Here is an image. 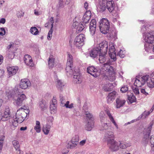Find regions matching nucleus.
<instances>
[{"label": "nucleus", "instance_id": "f257e3e1", "mask_svg": "<svg viewBox=\"0 0 154 154\" xmlns=\"http://www.w3.org/2000/svg\"><path fill=\"white\" fill-rule=\"evenodd\" d=\"M29 113L28 110L24 109L22 108L19 109L16 114L15 119L11 118L9 121L11 128L12 130L14 129L15 127L17 125V123H20L23 122Z\"/></svg>", "mask_w": 154, "mask_h": 154}, {"label": "nucleus", "instance_id": "f03ea898", "mask_svg": "<svg viewBox=\"0 0 154 154\" xmlns=\"http://www.w3.org/2000/svg\"><path fill=\"white\" fill-rule=\"evenodd\" d=\"M101 73L106 76L111 81H113L116 79L115 72L113 67L108 63L103 64L101 69Z\"/></svg>", "mask_w": 154, "mask_h": 154}, {"label": "nucleus", "instance_id": "7ed1b4c3", "mask_svg": "<svg viewBox=\"0 0 154 154\" xmlns=\"http://www.w3.org/2000/svg\"><path fill=\"white\" fill-rule=\"evenodd\" d=\"M100 29L103 33L106 34L109 31V22L106 18H103L100 21Z\"/></svg>", "mask_w": 154, "mask_h": 154}, {"label": "nucleus", "instance_id": "20e7f679", "mask_svg": "<svg viewBox=\"0 0 154 154\" xmlns=\"http://www.w3.org/2000/svg\"><path fill=\"white\" fill-rule=\"evenodd\" d=\"M73 58L72 55L69 54H68L67 62L66 65V70L69 75L72 73Z\"/></svg>", "mask_w": 154, "mask_h": 154}, {"label": "nucleus", "instance_id": "39448f33", "mask_svg": "<svg viewBox=\"0 0 154 154\" xmlns=\"http://www.w3.org/2000/svg\"><path fill=\"white\" fill-rule=\"evenodd\" d=\"M85 39L84 34H80L76 37L74 40V44L76 47H81L84 45V41Z\"/></svg>", "mask_w": 154, "mask_h": 154}, {"label": "nucleus", "instance_id": "423d86ee", "mask_svg": "<svg viewBox=\"0 0 154 154\" xmlns=\"http://www.w3.org/2000/svg\"><path fill=\"white\" fill-rule=\"evenodd\" d=\"M147 78L146 75L142 77L136 76L134 83V85L137 87H141L146 83Z\"/></svg>", "mask_w": 154, "mask_h": 154}, {"label": "nucleus", "instance_id": "0eeeda50", "mask_svg": "<svg viewBox=\"0 0 154 154\" xmlns=\"http://www.w3.org/2000/svg\"><path fill=\"white\" fill-rule=\"evenodd\" d=\"M143 37L145 42L153 45L152 50L154 52V33L153 34L152 32L146 33Z\"/></svg>", "mask_w": 154, "mask_h": 154}, {"label": "nucleus", "instance_id": "6e6552de", "mask_svg": "<svg viewBox=\"0 0 154 154\" xmlns=\"http://www.w3.org/2000/svg\"><path fill=\"white\" fill-rule=\"evenodd\" d=\"M79 141V137L78 136H73L71 140L66 145L67 148L70 149L75 148L78 144Z\"/></svg>", "mask_w": 154, "mask_h": 154}, {"label": "nucleus", "instance_id": "1a4fd4ad", "mask_svg": "<svg viewBox=\"0 0 154 154\" xmlns=\"http://www.w3.org/2000/svg\"><path fill=\"white\" fill-rule=\"evenodd\" d=\"M16 105L18 106H21L24 101L26 99V97L24 94H18L17 98H14Z\"/></svg>", "mask_w": 154, "mask_h": 154}, {"label": "nucleus", "instance_id": "9d476101", "mask_svg": "<svg viewBox=\"0 0 154 154\" xmlns=\"http://www.w3.org/2000/svg\"><path fill=\"white\" fill-rule=\"evenodd\" d=\"M109 47V56L111 58L113 59V61H115L116 60V58L114 44L112 43H110Z\"/></svg>", "mask_w": 154, "mask_h": 154}, {"label": "nucleus", "instance_id": "9b49d317", "mask_svg": "<svg viewBox=\"0 0 154 154\" xmlns=\"http://www.w3.org/2000/svg\"><path fill=\"white\" fill-rule=\"evenodd\" d=\"M110 149L113 151H115L119 149L118 142L114 140L107 143Z\"/></svg>", "mask_w": 154, "mask_h": 154}, {"label": "nucleus", "instance_id": "f8f14e48", "mask_svg": "<svg viewBox=\"0 0 154 154\" xmlns=\"http://www.w3.org/2000/svg\"><path fill=\"white\" fill-rule=\"evenodd\" d=\"M87 72L93 75V76L96 77L100 75L99 72L97 71L96 69L94 67L91 66L88 67Z\"/></svg>", "mask_w": 154, "mask_h": 154}, {"label": "nucleus", "instance_id": "ddd939ff", "mask_svg": "<svg viewBox=\"0 0 154 154\" xmlns=\"http://www.w3.org/2000/svg\"><path fill=\"white\" fill-rule=\"evenodd\" d=\"M114 133L110 131H106L104 134V139L107 143L114 140Z\"/></svg>", "mask_w": 154, "mask_h": 154}, {"label": "nucleus", "instance_id": "4468645a", "mask_svg": "<svg viewBox=\"0 0 154 154\" xmlns=\"http://www.w3.org/2000/svg\"><path fill=\"white\" fill-rule=\"evenodd\" d=\"M57 102L56 97H54L50 103V110L51 113H55L56 111Z\"/></svg>", "mask_w": 154, "mask_h": 154}, {"label": "nucleus", "instance_id": "2eb2a0df", "mask_svg": "<svg viewBox=\"0 0 154 154\" xmlns=\"http://www.w3.org/2000/svg\"><path fill=\"white\" fill-rule=\"evenodd\" d=\"M31 85L30 82L28 79H24L21 80L20 83V87L23 89L27 88Z\"/></svg>", "mask_w": 154, "mask_h": 154}, {"label": "nucleus", "instance_id": "dca6fc26", "mask_svg": "<svg viewBox=\"0 0 154 154\" xmlns=\"http://www.w3.org/2000/svg\"><path fill=\"white\" fill-rule=\"evenodd\" d=\"M91 11H86L82 18V23H84V24L88 23L91 18Z\"/></svg>", "mask_w": 154, "mask_h": 154}, {"label": "nucleus", "instance_id": "f3484780", "mask_svg": "<svg viewBox=\"0 0 154 154\" xmlns=\"http://www.w3.org/2000/svg\"><path fill=\"white\" fill-rule=\"evenodd\" d=\"M97 48H99L100 52L107 53L108 45V42L106 41L103 42L99 44V45Z\"/></svg>", "mask_w": 154, "mask_h": 154}, {"label": "nucleus", "instance_id": "a211bd4d", "mask_svg": "<svg viewBox=\"0 0 154 154\" xmlns=\"http://www.w3.org/2000/svg\"><path fill=\"white\" fill-rule=\"evenodd\" d=\"M78 69H75L73 73V79L76 83H80L82 80Z\"/></svg>", "mask_w": 154, "mask_h": 154}, {"label": "nucleus", "instance_id": "6ab92c4d", "mask_svg": "<svg viewBox=\"0 0 154 154\" xmlns=\"http://www.w3.org/2000/svg\"><path fill=\"white\" fill-rule=\"evenodd\" d=\"M11 113L9 109V108L8 106L5 107L4 112V114L3 116V121H5L10 119L11 118Z\"/></svg>", "mask_w": 154, "mask_h": 154}, {"label": "nucleus", "instance_id": "aec40b11", "mask_svg": "<svg viewBox=\"0 0 154 154\" xmlns=\"http://www.w3.org/2000/svg\"><path fill=\"white\" fill-rule=\"evenodd\" d=\"M96 26V21L95 19H93L90 22L89 26L90 31L92 35H94L95 33Z\"/></svg>", "mask_w": 154, "mask_h": 154}, {"label": "nucleus", "instance_id": "412c9836", "mask_svg": "<svg viewBox=\"0 0 154 154\" xmlns=\"http://www.w3.org/2000/svg\"><path fill=\"white\" fill-rule=\"evenodd\" d=\"M125 100L121 98H117L116 100V102L115 103L116 107L117 108H119L122 107L125 103Z\"/></svg>", "mask_w": 154, "mask_h": 154}, {"label": "nucleus", "instance_id": "4be33fe9", "mask_svg": "<svg viewBox=\"0 0 154 154\" xmlns=\"http://www.w3.org/2000/svg\"><path fill=\"white\" fill-rule=\"evenodd\" d=\"M18 69V68L17 66L8 67L7 68V70L9 77L15 74L17 72Z\"/></svg>", "mask_w": 154, "mask_h": 154}, {"label": "nucleus", "instance_id": "5701e85b", "mask_svg": "<svg viewBox=\"0 0 154 154\" xmlns=\"http://www.w3.org/2000/svg\"><path fill=\"white\" fill-rule=\"evenodd\" d=\"M107 8L111 12H112L114 8V2L112 0H105Z\"/></svg>", "mask_w": 154, "mask_h": 154}, {"label": "nucleus", "instance_id": "b1692460", "mask_svg": "<svg viewBox=\"0 0 154 154\" xmlns=\"http://www.w3.org/2000/svg\"><path fill=\"white\" fill-rule=\"evenodd\" d=\"M116 92L115 91L109 93L107 96V99L108 103H111L115 99L116 97Z\"/></svg>", "mask_w": 154, "mask_h": 154}, {"label": "nucleus", "instance_id": "393cba45", "mask_svg": "<svg viewBox=\"0 0 154 154\" xmlns=\"http://www.w3.org/2000/svg\"><path fill=\"white\" fill-rule=\"evenodd\" d=\"M24 60L26 65L30 66H32L33 62L32 58L28 54L25 55L24 58Z\"/></svg>", "mask_w": 154, "mask_h": 154}, {"label": "nucleus", "instance_id": "a878e982", "mask_svg": "<svg viewBox=\"0 0 154 154\" xmlns=\"http://www.w3.org/2000/svg\"><path fill=\"white\" fill-rule=\"evenodd\" d=\"M147 78L146 80V83L147 86L149 88H153L154 87V81L149 75H146Z\"/></svg>", "mask_w": 154, "mask_h": 154}, {"label": "nucleus", "instance_id": "bb28decb", "mask_svg": "<svg viewBox=\"0 0 154 154\" xmlns=\"http://www.w3.org/2000/svg\"><path fill=\"white\" fill-rule=\"evenodd\" d=\"M99 54H100L99 48L96 47L92 49L90 52V56L93 58L96 57Z\"/></svg>", "mask_w": 154, "mask_h": 154}, {"label": "nucleus", "instance_id": "cd10ccee", "mask_svg": "<svg viewBox=\"0 0 154 154\" xmlns=\"http://www.w3.org/2000/svg\"><path fill=\"white\" fill-rule=\"evenodd\" d=\"M99 6V8L100 11L101 12L104 11L106 9V1L105 0H98Z\"/></svg>", "mask_w": 154, "mask_h": 154}, {"label": "nucleus", "instance_id": "c85d7f7f", "mask_svg": "<svg viewBox=\"0 0 154 154\" xmlns=\"http://www.w3.org/2000/svg\"><path fill=\"white\" fill-rule=\"evenodd\" d=\"M153 125V123L151 122L147 128L146 129V134L144 135V139L145 138L146 140L148 139L149 137Z\"/></svg>", "mask_w": 154, "mask_h": 154}, {"label": "nucleus", "instance_id": "c756f323", "mask_svg": "<svg viewBox=\"0 0 154 154\" xmlns=\"http://www.w3.org/2000/svg\"><path fill=\"white\" fill-rule=\"evenodd\" d=\"M55 59L52 55H50L48 58V66L49 68H53L55 65Z\"/></svg>", "mask_w": 154, "mask_h": 154}, {"label": "nucleus", "instance_id": "7c9ffc66", "mask_svg": "<svg viewBox=\"0 0 154 154\" xmlns=\"http://www.w3.org/2000/svg\"><path fill=\"white\" fill-rule=\"evenodd\" d=\"M116 85L115 83H108L106 84L103 88L104 90L105 91H109L111 90Z\"/></svg>", "mask_w": 154, "mask_h": 154}, {"label": "nucleus", "instance_id": "2f4dec72", "mask_svg": "<svg viewBox=\"0 0 154 154\" xmlns=\"http://www.w3.org/2000/svg\"><path fill=\"white\" fill-rule=\"evenodd\" d=\"M52 126L50 125L49 124H46L43 126L42 131L45 135H48L49 133L51 128Z\"/></svg>", "mask_w": 154, "mask_h": 154}, {"label": "nucleus", "instance_id": "473e14b6", "mask_svg": "<svg viewBox=\"0 0 154 154\" xmlns=\"http://www.w3.org/2000/svg\"><path fill=\"white\" fill-rule=\"evenodd\" d=\"M38 106L42 110H44L46 109L48 105L46 101L42 100L39 102Z\"/></svg>", "mask_w": 154, "mask_h": 154}, {"label": "nucleus", "instance_id": "72a5a7b5", "mask_svg": "<svg viewBox=\"0 0 154 154\" xmlns=\"http://www.w3.org/2000/svg\"><path fill=\"white\" fill-rule=\"evenodd\" d=\"M87 123L85 125V129L88 131H91L92 128L94 127V121H86Z\"/></svg>", "mask_w": 154, "mask_h": 154}, {"label": "nucleus", "instance_id": "f704fd0d", "mask_svg": "<svg viewBox=\"0 0 154 154\" xmlns=\"http://www.w3.org/2000/svg\"><path fill=\"white\" fill-rule=\"evenodd\" d=\"M106 113L109 117V119L112 123L117 128H118V125L116 123V122L114 120V118L112 116L111 114L110 113L108 110L106 111Z\"/></svg>", "mask_w": 154, "mask_h": 154}, {"label": "nucleus", "instance_id": "c9c22d12", "mask_svg": "<svg viewBox=\"0 0 154 154\" xmlns=\"http://www.w3.org/2000/svg\"><path fill=\"white\" fill-rule=\"evenodd\" d=\"M86 117V121H94V118L92 115L88 111H86L85 112Z\"/></svg>", "mask_w": 154, "mask_h": 154}, {"label": "nucleus", "instance_id": "e433bc0d", "mask_svg": "<svg viewBox=\"0 0 154 154\" xmlns=\"http://www.w3.org/2000/svg\"><path fill=\"white\" fill-rule=\"evenodd\" d=\"M107 53L100 52L99 60L100 63H103L106 61L105 56Z\"/></svg>", "mask_w": 154, "mask_h": 154}, {"label": "nucleus", "instance_id": "4c0bfd02", "mask_svg": "<svg viewBox=\"0 0 154 154\" xmlns=\"http://www.w3.org/2000/svg\"><path fill=\"white\" fill-rule=\"evenodd\" d=\"M34 129L37 133H39L41 132V127L40 123L39 121H36L35 125L34 126Z\"/></svg>", "mask_w": 154, "mask_h": 154}, {"label": "nucleus", "instance_id": "58836bf2", "mask_svg": "<svg viewBox=\"0 0 154 154\" xmlns=\"http://www.w3.org/2000/svg\"><path fill=\"white\" fill-rule=\"evenodd\" d=\"M104 122H101V125L100 127V130L101 131H107L109 128L108 124L107 123H105Z\"/></svg>", "mask_w": 154, "mask_h": 154}, {"label": "nucleus", "instance_id": "ea45409f", "mask_svg": "<svg viewBox=\"0 0 154 154\" xmlns=\"http://www.w3.org/2000/svg\"><path fill=\"white\" fill-rule=\"evenodd\" d=\"M86 26V25L84 24V23H81L79 24L77 26L76 28L77 31L79 32H81Z\"/></svg>", "mask_w": 154, "mask_h": 154}, {"label": "nucleus", "instance_id": "a19ab883", "mask_svg": "<svg viewBox=\"0 0 154 154\" xmlns=\"http://www.w3.org/2000/svg\"><path fill=\"white\" fill-rule=\"evenodd\" d=\"M57 87L58 89L61 90L62 88L64 86L63 83L62 81L59 79H57Z\"/></svg>", "mask_w": 154, "mask_h": 154}, {"label": "nucleus", "instance_id": "79ce46f5", "mask_svg": "<svg viewBox=\"0 0 154 154\" xmlns=\"http://www.w3.org/2000/svg\"><path fill=\"white\" fill-rule=\"evenodd\" d=\"M128 100L131 103H132L135 101L136 98L134 96L131 94L128 96Z\"/></svg>", "mask_w": 154, "mask_h": 154}, {"label": "nucleus", "instance_id": "37998d69", "mask_svg": "<svg viewBox=\"0 0 154 154\" xmlns=\"http://www.w3.org/2000/svg\"><path fill=\"white\" fill-rule=\"evenodd\" d=\"M54 119L53 117L50 116L47 118V122L46 124H49V125L52 126L53 125V122L54 121Z\"/></svg>", "mask_w": 154, "mask_h": 154}, {"label": "nucleus", "instance_id": "c03bdc74", "mask_svg": "<svg viewBox=\"0 0 154 154\" xmlns=\"http://www.w3.org/2000/svg\"><path fill=\"white\" fill-rule=\"evenodd\" d=\"M30 32L34 35H37L38 34V31L36 27H32L30 30Z\"/></svg>", "mask_w": 154, "mask_h": 154}, {"label": "nucleus", "instance_id": "a18cd8bd", "mask_svg": "<svg viewBox=\"0 0 154 154\" xmlns=\"http://www.w3.org/2000/svg\"><path fill=\"white\" fill-rule=\"evenodd\" d=\"M12 143L16 150H17V149L20 148L19 142L16 140H14L12 141Z\"/></svg>", "mask_w": 154, "mask_h": 154}, {"label": "nucleus", "instance_id": "49530a36", "mask_svg": "<svg viewBox=\"0 0 154 154\" xmlns=\"http://www.w3.org/2000/svg\"><path fill=\"white\" fill-rule=\"evenodd\" d=\"M13 93H14L12 91V92H11L10 91L8 92H6V100H5V101H7V100L10 99L11 97H12V96H13Z\"/></svg>", "mask_w": 154, "mask_h": 154}, {"label": "nucleus", "instance_id": "de8ad7c7", "mask_svg": "<svg viewBox=\"0 0 154 154\" xmlns=\"http://www.w3.org/2000/svg\"><path fill=\"white\" fill-rule=\"evenodd\" d=\"M69 102L67 101L65 104H64L63 106H65L67 108L72 109L74 107V104L73 103L69 104Z\"/></svg>", "mask_w": 154, "mask_h": 154}, {"label": "nucleus", "instance_id": "09e8293b", "mask_svg": "<svg viewBox=\"0 0 154 154\" xmlns=\"http://www.w3.org/2000/svg\"><path fill=\"white\" fill-rule=\"evenodd\" d=\"M100 117L101 122H104L106 119L105 114L104 112L101 111L100 114Z\"/></svg>", "mask_w": 154, "mask_h": 154}, {"label": "nucleus", "instance_id": "8fccbe9b", "mask_svg": "<svg viewBox=\"0 0 154 154\" xmlns=\"http://www.w3.org/2000/svg\"><path fill=\"white\" fill-rule=\"evenodd\" d=\"M145 42L146 43L144 45V49L146 51L149 52L151 50V46H150L149 44H150L149 43H147L146 42Z\"/></svg>", "mask_w": 154, "mask_h": 154}, {"label": "nucleus", "instance_id": "3c124183", "mask_svg": "<svg viewBox=\"0 0 154 154\" xmlns=\"http://www.w3.org/2000/svg\"><path fill=\"white\" fill-rule=\"evenodd\" d=\"M125 50H120L118 53L117 55H118L121 58H124L125 55Z\"/></svg>", "mask_w": 154, "mask_h": 154}, {"label": "nucleus", "instance_id": "603ef678", "mask_svg": "<svg viewBox=\"0 0 154 154\" xmlns=\"http://www.w3.org/2000/svg\"><path fill=\"white\" fill-rule=\"evenodd\" d=\"M118 142V146L119 148L120 147L121 149H126L125 145V144L124 142L119 141Z\"/></svg>", "mask_w": 154, "mask_h": 154}, {"label": "nucleus", "instance_id": "864d4df0", "mask_svg": "<svg viewBox=\"0 0 154 154\" xmlns=\"http://www.w3.org/2000/svg\"><path fill=\"white\" fill-rule=\"evenodd\" d=\"M57 6L58 8L60 9L64 7L63 0H59Z\"/></svg>", "mask_w": 154, "mask_h": 154}, {"label": "nucleus", "instance_id": "5fc2aeb1", "mask_svg": "<svg viewBox=\"0 0 154 154\" xmlns=\"http://www.w3.org/2000/svg\"><path fill=\"white\" fill-rule=\"evenodd\" d=\"M140 91L142 94L146 96L148 95V91L146 88H142L141 89Z\"/></svg>", "mask_w": 154, "mask_h": 154}, {"label": "nucleus", "instance_id": "6e6d98bb", "mask_svg": "<svg viewBox=\"0 0 154 154\" xmlns=\"http://www.w3.org/2000/svg\"><path fill=\"white\" fill-rule=\"evenodd\" d=\"M128 90V88L126 86H123L121 88L120 91L123 93L126 92Z\"/></svg>", "mask_w": 154, "mask_h": 154}, {"label": "nucleus", "instance_id": "4d7b16f0", "mask_svg": "<svg viewBox=\"0 0 154 154\" xmlns=\"http://www.w3.org/2000/svg\"><path fill=\"white\" fill-rule=\"evenodd\" d=\"M53 32V29H50V30L49 31L48 36H47V38L49 40H50L51 39V37H52V34Z\"/></svg>", "mask_w": 154, "mask_h": 154}, {"label": "nucleus", "instance_id": "13d9d810", "mask_svg": "<svg viewBox=\"0 0 154 154\" xmlns=\"http://www.w3.org/2000/svg\"><path fill=\"white\" fill-rule=\"evenodd\" d=\"M133 91L135 94L136 95H137L139 94V89L138 88L135 87L133 88H132Z\"/></svg>", "mask_w": 154, "mask_h": 154}, {"label": "nucleus", "instance_id": "bf43d9fd", "mask_svg": "<svg viewBox=\"0 0 154 154\" xmlns=\"http://www.w3.org/2000/svg\"><path fill=\"white\" fill-rule=\"evenodd\" d=\"M60 100L61 102V104L63 105H63H64V104H65L64 103L65 100L64 98V97H63V96L61 94L60 95Z\"/></svg>", "mask_w": 154, "mask_h": 154}, {"label": "nucleus", "instance_id": "052dcab7", "mask_svg": "<svg viewBox=\"0 0 154 154\" xmlns=\"http://www.w3.org/2000/svg\"><path fill=\"white\" fill-rule=\"evenodd\" d=\"M24 13H23L22 11H20L17 12V16L19 18H20L23 16Z\"/></svg>", "mask_w": 154, "mask_h": 154}, {"label": "nucleus", "instance_id": "680f3d73", "mask_svg": "<svg viewBox=\"0 0 154 154\" xmlns=\"http://www.w3.org/2000/svg\"><path fill=\"white\" fill-rule=\"evenodd\" d=\"M150 142L152 146V147H153L154 146V136H152L150 138Z\"/></svg>", "mask_w": 154, "mask_h": 154}, {"label": "nucleus", "instance_id": "e2e57ef3", "mask_svg": "<svg viewBox=\"0 0 154 154\" xmlns=\"http://www.w3.org/2000/svg\"><path fill=\"white\" fill-rule=\"evenodd\" d=\"M86 142V140H83L80 141L79 143V145L81 146H84Z\"/></svg>", "mask_w": 154, "mask_h": 154}, {"label": "nucleus", "instance_id": "0e129e2a", "mask_svg": "<svg viewBox=\"0 0 154 154\" xmlns=\"http://www.w3.org/2000/svg\"><path fill=\"white\" fill-rule=\"evenodd\" d=\"M14 57V55L13 54V53L11 52L10 53H9L8 55V58L12 60L13 59Z\"/></svg>", "mask_w": 154, "mask_h": 154}, {"label": "nucleus", "instance_id": "69168bd1", "mask_svg": "<svg viewBox=\"0 0 154 154\" xmlns=\"http://www.w3.org/2000/svg\"><path fill=\"white\" fill-rule=\"evenodd\" d=\"M5 32L4 29L2 28L0 29V35H3L5 34Z\"/></svg>", "mask_w": 154, "mask_h": 154}, {"label": "nucleus", "instance_id": "338daca9", "mask_svg": "<svg viewBox=\"0 0 154 154\" xmlns=\"http://www.w3.org/2000/svg\"><path fill=\"white\" fill-rule=\"evenodd\" d=\"M5 139V137L4 135H1L0 136V142L3 144L4 141Z\"/></svg>", "mask_w": 154, "mask_h": 154}, {"label": "nucleus", "instance_id": "774afa93", "mask_svg": "<svg viewBox=\"0 0 154 154\" xmlns=\"http://www.w3.org/2000/svg\"><path fill=\"white\" fill-rule=\"evenodd\" d=\"M124 144L125 145L126 148L131 146V143L129 142H124Z\"/></svg>", "mask_w": 154, "mask_h": 154}]
</instances>
